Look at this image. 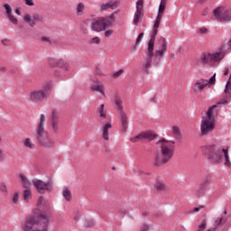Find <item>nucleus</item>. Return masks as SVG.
I'll return each mask as SVG.
<instances>
[{
	"instance_id": "31",
	"label": "nucleus",
	"mask_w": 231,
	"mask_h": 231,
	"mask_svg": "<svg viewBox=\"0 0 231 231\" xmlns=\"http://www.w3.org/2000/svg\"><path fill=\"white\" fill-rule=\"evenodd\" d=\"M62 196L66 201H71V190L69 189L65 188L62 191Z\"/></svg>"
},
{
	"instance_id": "23",
	"label": "nucleus",
	"mask_w": 231,
	"mask_h": 231,
	"mask_svg": "<svg viewBox=\"0 0 231 231\" xmlns=\"http://www.w3.org/2000/svg\"><path fill=\"white\" fill-rule=\"evenodd\" d=\"M141 17H143V11L140 10V8L137 7V9L135 10V13L134 14V26L138 25V23H140Z\"/></svg>"
},
{
	"instance_id": "38",
	"label": "nucleus",
	"mask_w": 231,
	"mask_h": 231,
	"mask_svg": "<svg viewBox=\"0 0 231 231\" xmlns=\"http://www.w3.org/2000/svg\"><path fill=\"white\" fill-rule=\"evenodd\" d=\"M84 12V3H79L77 6V14L78 15H80Z\"/></svg>"
},
{
	"instance_id": "2",
	"label": "nucleus",
	"mask_w": 231,
	"mask_h": 231,
	"mask_svg": "<svg viewBox=\"0 0 231 231\" xmlns=\"http://www.w3.org/2000/svg\"><path fill=\"white\" fill-rule=\"evenodd\" d=\"M42 204H37L36 208L32 210V216L26 218L25 223L22 225L23 231H48L50 225V215L41 211Z\"/></svg>"
},
{
	"instance_id": "22",
	"label": "nucleus",
	"mask_w": 231,
	"mask_h": 231,
	"mask_svg": "<svg viewBox=\"0 0 231 231\" xmlns=\"http://www.w3.org/2000/svg\"><path fill=\"white\" fill-rule=\"evenodd\" d=\"M120 115V122L122 124V131L123 133H125V131H127V114H125V112H122Z\"/></svg>"
},
{
	"instance_id": "16",
	"label": "nucleus",
	"mask_w": 231,
	"mask_h": 231,
	"mask_svg": "<svg viewBox=\"0 0 231 231\" xmlns=\"http://www.w3.org/2000/svg\"><path fill=\"white\" fill-rule=\"evenodd\" d=\"M207 86H208V80L200 79L196 81L191 90L196 94L201 93V91H203Z\"/></svg>"
},
{
	"instance_id": "7",
	"label": "nucleus",
	"mask_w": 231,
	"mask_h": 231,
	"mask_svg": "<svg viewBox=\"0 0 231 231\" xmlns=\"http://www.w3.org/2000/svg\"><path fill=\"white\" fill-rule=\"evenodd\" d=\"M204 153L211 163H223V149L217 145H208L204 149Z\"/></svg>"
},
{
	"instance_id": "58",
	"label": "nucleus",
	"mask_w": 231,
	"mask_h": 231,
	"mask_svg": "<svg viewBox=\"0 0 231 231\" xmlns=\"http://www.w3.org/2000/svg\"><path fill=\"white\" fill-rule=\"evenodd\" d=\"M150 100L151 102H155V97H152Z\"/></svg>"
},
{
	"instance_id": "44",
	"label": "nucleus",
	"mask_w": 231,
	"mask_h": 231,
	"mask_svg": "<svg viewBox=\"0 0 231 231\" xmlns=\"http://www.w3.org/2000/svg\"><path fill=\"white\" fill-rule=\"evenodd\" d=\"M122 73H124V69H121L117 70L116 72H115L113 74V77H115V79H118V77H120V75H122Z\"/></svg>"
},
{
	"instance_id": "29",
	"label": "nucleus",
	"mask_w": 231,
	"mask_h": 231,
	"mask_svg": "<svg viewBox=\"0 0 231 231\" xmlns=\"http://www.w3.org/2000/svg\"><path fill=\"white\" fill-rule=\"evenodd\" d=\"M222 152L225 158L224 165H226V167H231L230 155H228V151L226 149H223Z\"/></svg>"
},
{
	"instance_id": "50",
	"label": "nucleus",
	"mask_w": 231,
	"mask_h": 231,
	"mask_svg": "<svg viewBox=\"0 0 231 231\" xmlns=\"http://www.w3.org/2000/svg\"><path fill=\"white\" fill-rule=\"evenodd\" d=\"M112 35H113L112 30L106 31L105 37H111Z\"/></svg>"
},
{
	"instance_id": "46",
	"label": "nucleus",
	"mask_w": 231,
	"mask_h": 231,
	"mask_svg": "<svg viewBox=\"0 0 231 231\" xmlns=\"http://www.w3.org/2000/svg\"><path fill=\"white\" fill-rule=\"evenodd\" d=\"M5 152H3V149L0 148V162H5Z\"/></svg>"
},
{
	"instance_id": "5",
	"label": "nucleus",
	"mask_w": 231,
	"mask_h": 231,
	"mask_svg": "<svg viewBox=\"0 0 231 231\" xmlns=\"http://www.w3.org/2000/svg\"><path fill=\"white\" fill-rule=\"evenodd\" d=\"M51 93V83H46L42 88L34 89L29 93L28 100L32 104H39L44 102Z\"/></svg>"
},
{
	"instance_id": "59",
	"label": "nucleus",
	"mask_w": 231,
	"mask_h": 231,
	"mask_svg": "<svg viewBox=\"0 0 231 231\" xmlns=\"http://www.w3.org/2000/svg\"><path fill=\"white\" fill-rule=\"evenodd\" d=\"M143 216H147V212L143 213Z\"/></svg>"
},
{
	"instance_id": "27",
	"label": "nucleus",
	"mask_w": 231,
	"mask_h": 231,
	"mask_svg": "<svg viewBox=\"0 0 231 231\" xmlns=\"http://www.w3.org/2000/svg\"><path fill=\"white\" fill-rule=\"evenodd\" d=\"M165 6H167V0H161L157 16L163 17V14H165Z\"/></svg>"
},
{
	"instance_id": "42",
	"label": "nucleus",
	"mask_w": 231,
	"mask_h": 231,
	"mask_svg": "<svg viewBox=\"0 0 231 231\" xmlns=\"http://www.w3.org/2000/svg\"><path fill=\"white\" fill-rule=\"evenodd\" d=\"M141 10V11H143V0H138L136 2V10Z\"/></svg>"
},
{
	"instance_id": "37",
	"label": "nucleus",
	"mask_w": 231,
	"mask_h": 231,
	"mask_svg": "<svg viewBox=\"0 0 231 231\" xmlns=\"http://www.w3.org/2000/svg\"><path fill=\"white\" fill-rule=\"evenodd\" d=\"M104 104H101L99 107L97 108V112L99 113V116L101 118H106V113H104Z\"/></svg>"
},
{
	"instance_id": "34",
	"label": "nucleus",
	"mask_w": 231,
	"mask_h": 231,
	"mask_svg": "<svg viewBox=\"0 0 231 231\" xmlns=\"http://www.w3.org/2000/svg\"><path fill=\"white\" fill-rule=\"evenodd\" d=\"M30 199H32V190H23V201H30Z\"/></svg>"
},
{
	"instance_id": "24",
	"label": "nucleus",
	"mask_w": 231,
	"mask_h": 231,
	"mask_svg": "<svg viewBox=\"0 0 231 231\" xmlns=\"http://www.w3.org/2000/svg\"><path fill=\"white\" fill-rule=\"evenodd\" d=\"M115 104H116V107L117 111H119V115L122 113H125L123 101H122V98L119 97V96H116Z\"/></svg>"
},
{
	"instance_id": "56",
	"label": "nucleus",
	"mask_w": 231,
	"mask_h": 231,
	"mask_svg": "<svg viewBox=\"0 0 231 231\" xmlns=\"http://www.w3.org/2000/svg\"><path fill=\"white\" fill-rule=\"evenodd\" d=\"M42 201H44V197H40L38 199V203H42Z\"/></svg>"
},
{
	"instance_id": "12",
	"label": "nucleus",
	"mask_w": 231,
	"mask_h": 231,
	"mask_svg": "<svg viewBox=\"0 0 231 231\" xmlns=\"http://www.w3.org/2000/svg\"><path fill=\"white\" fill-rule=\"evenodd\" d=\"M224 46L221 45L218 48L217 51H215L213 53H210L211 56V64H220L221 60L225 59V56L226 55V52L223 51Z\"/></svg>"
},
{
	"instance_id": "26",
	"label": "nucleus",
	"mask_w": 231,
	"mask_h": 231,
	"mask_svg": "<svg viewBox=\"0 0 231 231\" xmlns=\"http://www.w3.org/2000/svg\"><path fill=\"white\" fill-rule=\"evenodd\" d=\"M116 8V2H107L101 5V10H115Z\"/></svg>"
},
{
	"instance_id": "20",
	"label": "nucleus",
	"mask_w": 231,
	"mask_h": 231,
	"mask_svg": "<svg viewBox=\"0 0 231 231\" xmlns=\"http://www.w3.org/2000/svg\"><path fill=\"white\" fill-rule=\"evenodd\" d=\"M211 180H212V176H210V174L207 173L202 177L199 185H200V187H204L207 189L208 187L210 186Z\"/></svg>"
},
{
	"instance_id": "11",
	"label": "nucleus",
	"mask_w": 231,
	"mask_h": 231,
	"mask_svg": "<svg viewBox=\"0 0 231 231\" xmlns=\"http://www.w3.org/2000/svg\"><path fill=\"white\" fill-rule=\"evenodd\" d=\"M44 16L39 14H34L32 16L30 14H27L23 17L24 23H27L31 28H33L37 23H41L43 21Z\"/></svg>"
},
{
	"instance_id": "6",
	"label": "nucleus",
	"mask_w": 231,
	"mask_h": 231,
	"mask_svg": "<svg viewBox=\"0 0 231 231\" xmlns=\"http://www.w3.org/2000/svg\"><path fill=\"white\" fill-rule=\"evenodd\" d=\"M216 107H217V106H209L207 111V117L201 121V124H200L201 136H207L210 134L212 131H214L216 125H214V115L212 114V111H214Z\"/></svg>"
},
{
	"instance_id": "1",
	"label": "nucleus",
	"mask_w": 231,
	"mask_h": 231,
	"mask_svg": "<svg viewBox=\"0 0 231 231\" xmlns=\"http://www.w3.org/2000/svg\"><path fill=\"white\" fill-rule=\"evenodd\" d=\"M162 16H156L152 32L150 33V40L148 42V47L145 51L146 59L143 65V71L149 73V69L153 66H160L163 55L167 52V40L163 36L160 37L159 42L161 44L160 49L154 52V42H156V35H158V29L162 23Z\"/></svg>"
},
{
	"instance_id": "35",
	"label": "nucleus",
	"mask_w": 231,
	"mask_h": 231,
	"mask_svg": "<svg viewBox=\"0 0 231 231\" xmlns=\"http://www.w3.org/2000/svg\"><path fill=\"white\" fill-rule=\"evenodd\" d=\"M20 178L22 182L23 183V187H30V180L26 179V176H24V174H20Z\"/></svg>"
},
{
	"instance_id": "49",
	"label": "nucleus",
	"mask_w": 231,
	"mask_h": 231,
	"mask_svg": "<svg viewBox=\"0 0 231 231\" xmlns=\"http://www.w3.org/2000/svg\"><path fill=\"white\" fill-rule=\"evenodd\" d=\"M141 230L149 231V226L147 224H143V226H141Z\"/></svg>"
},
{
	"instance_id": "19",
	"label": "nucleus",
	"mask_w": 231,
	"mask_h": 231,
	"mask_svg": "<svg viewBox=\"0 0 231 231\" xmlns=\"http://www.w3.org/2000/svg\"><path fill=\"white\" fill-rule=\"evenodd\" d=\"M111 127H113V125H111V122L106 123L103 126L101 130V134L105 140H109V129H111Z\"/></svg>"
},
{
	"instance_id": "52",
	"label": "nucleus",
	"mask_w": 231,
	"mask_h": 231,
	"mask_svg": "<svg viewBox=\"0 0 231 231\" xmlns=\"http://www.w3.org/2000/svg\"><path fill=\"white\" fill-rule=\"evenodd\" d=\"M228 73H230V69H228V67H226L223 70V75L226 76L228 75Z\"/></svg>"
},
{
	"instance_id": "36",
	"label": "nucleus",
	"mask_w": 231,
	"mask_h": 231,
	"mask_svg": "<svg viewBox=\"0 0 231 231\" xmlns=\"http://www.w3.org/2000/svg\"><path fill=\"white\" fill-rule=\"evenodd\" d=\"M143 35H144L143 32H141L138 35L136 42H135V46H134L135 50H138V46H140V42H142V40L143 39Z\"/></svg>"
},
{
	"instance_id": "8",
	"label": "nucleus",
	"mask_w": 231,
	"mask_h": 231,
	"mask_svg": "<svg viewBox=\"0 0 231 231\" xmlns=\"http://www.w3.org/2000/svg\"><path fill=\"white\" fill-rule=\"evenodd\" d=\"M112 19V16L98 17L93 19L91 23L92 32H106V30H108V28H111V26H113V22L111 21Z\"/></svg>"
},
{
	"instance_id": "21",
	"label": "nucleus",
	"mask_w": 231,
	"mask_h": 231,
	"mask_svg": "<svg viewBox=\"0 0 231 231\" xmlns=\"http://www.w3.org/2000/svg\"><path fill=\"white\" fill-rule=\"evenodd\" d=\"M154 190L156 192H165V191L169 190V186L165 185L162 181H156L154 184Z\"/></svg>"
},
{
	"instance_id": "33",
	"label": "nucleus",
	"mask_w": 231,
	"mask_h": 231,
	"mask_svg": "<svg viewBox=\"0 0 231 231\" xmlns=\"http://www.w3.org/2000/svg\"><path fill=\"white\" fill-rule=\"evenodd\" d=\"M23 145L25 147H27V149H35V144H33L32 143V139L31 138H27L25 139L24 143H23Z\"/></svg>"
},
{
	"instance_id": "30",
	"label": "nucleus",
	"mask_w": 231,
	"mask_h": 231,
	"mask_svg": "<svg viewBox=\"0 0 231 231\" xmlns=\"http://www.w3.org/2000/svg\"><path fill=\"white\" fill-rule=\"evenodd\" d=\"M205 192H207V188H204L203 186L199 185L196 189V196L197 198H203L205 196Z\"/></svg>"
},
{
	"instance_id": "4",
	"label": "nucleus",
	"mask_w": 231,
	"mask_h": 231,
	"mask_svg": "<svg viewBox=\"0 0 231 231\" xmlns=\"http://www.w3.org/2000/svg\"><path fill=\"white\" fill-rule=\"evenodd\" d=\"M44 124H46V116L42 114L40 116V120L38 122L34 136L39 145L45 147L46 149H53V147H55V140L50 138L48 134H44Z\"/></svg>"
},
{
	"instance_id": "10",
	"label": "nucleus",
	"mask_w": 231,
	"mask_h": 231,
	"mask_svg": "<svg viewBox=\"0 0 231 231\" xmlns=\"http://www.w3.org/2000/svg\"><path fill=\"white\" fill-rule=\"evenodd\" d=\"M214 15L221 23H230L231 8L217 7L214 10Z\"/></svg>"
},
{
	"instance_id": "51",
	"label": "nucleus",
	"mask_w": 231,
	"mask_h": 231,
	"mask_svg": "<svg viewBox=\"0 0 231 231\" xmlns=\"http://www.w3.org/2000/svg\"><path fill=\"white\" fill-rule=\"evenodd\" d=\"M42 41H43V42H50V44H51V40L46 36H43Z\"/></svg>"
},
{
	"instance_id": "3",
	"label": "nucleus",
	"mask_w": 231,
	"mask_h": 231,
	"mask_svg": "<svg viewBox=\"0 0 231 231\" xmlns=\"http://www.w3.org/2000/svg\"><path fill=\"white\" fill-rule=\"evenodd\" d=\"M158 143H161V146L156 151L153 165H155V167H163V165L172 160L176 149V142L161 139L157 142V144Z\"/></svg>"
},
{
	"instance_id": "48",
	"label": "nucleus",
	"mask_w": 231,
	"mask_h": 231,
	"mask_svg": "<svg viewBox=\"0 0 231 231\" xmlns=\"http://www.w3.org/2000/svg\"><path fill=\"white\" fill-rule=\"evenodd\" d=\"M216 82V74H214L208 80V84H214Z\"/></svg>"
},
{
	"instance_id": "28",
	"label": "nucleus",
	"mask_w": 231,
	"mask_h": 231,
	"mask_svg": "<svg viewBox=\"0 0 231 231\" xmlns=\"http://www.w3.org/2000/svg\"><path fill=\"white\" fill-rule=\"evenodd\" d=\"M225 90L226 91V88H225ZM224 90V93H225V95H226V97H223L222 99H220L217 103V105H213V106H217H217H221V104L222 105H226V104H228V100H231V97H230V94L229 93H227L226 94V92Z\"/></svg>"
},
{
	"instance_id": "57",
	"label": "nucleus",
	"mask_w": 231,
	"mask_h": 231,
	"mask_svg": "<svg viewBox=\"0 0 231 231\" xmlns=\"http://www.w3.org/2000/svg\"><path fill=\"white\" fill-rule=\"evenodd\" d=\"M206 2H207V0H199L198 4L199 5H203V3H206Z\"/></svg>"
},
{
	"instance_id": "18",
	"label": "nucleus",
	"mask_w": 231,
	"mask_h": 231,
	"mask_svg": "<svg viewBox=\"0 0 231 231\" xmlns=\"http://www.w3.org/2000/svg\"><path fill=\"white\" fill-rule=\"evenodd\" d=\"M202 66H207L208 64H212V59L210 56V52H204L200 55L199 60Z\"/></svg>"
},
{
	"instance_id": "40",
	"label": "nucleus",
	"mask_w": 231,
	"mask_h": 231,
	"mask_svg": "<svg viewBox=\"0 0 231 231\" xmlns=\"http://www.w3.org/2000/svg\"><path fill=\"white\" fill-rule=\"evenodd\" d=\"M197 33H199V35H205L208 33V29L202 27L197 31Z\"/></svg>"
},
{
	"instance_id": "47",
	"label": "nucleus",
	"mask_w": 231,
	"mask_h": 231,
	"mask_svg": "<svg viewBox=\"0 0 231 231\" xmlns=\"http://www.w3.org/2000/svg\"><path fill=\"white\" fill-rule=\"evenodd\" d=\"M14 203H17L19 201V193H14L13 196Z\"/></svg>"
},
{
	"instance_id": "32",
	"label": "nucleus",
	"mask_w": 231,
	"mask_h": 231,
	"mask_svg": "<svg viewBox=\"0 0 231 231\" xmlns=\"http://www.w3.org/2000/svg\"><path fill=\"white\" fill-rule=\"evenodd\" d=\"M172 134L175 136V138L180 139L181 138V130H180V127L178 126H172Z\"/></svg>"
},
{
	"instance_id": "17",
	"label": "nucleus",
	"mask_w": 231,
	"mask_h": 231,
	"mask_svg": "<svg viewBox=\"0 0 231 231\" xmlns=\"http://www.w3.org/2000/svg\"><path fill=\"white\" fill-rule=\"evenodd\" d=\"M4 8H5L6 12V17L11 21L13 24L18 25L19 24V20L12 14V6H10L8 4L4 5Z\"/></svg>"
},
{
	"instance_id": "55",
	"label": "nucleus",
	"mask_w": 231,
	"mask_h": 231,
	"mask_svg": "<svg viewBox=\"0 0 231 231\" xmlns=\"http://www.w3.org/2000/svg\"><path fill=\"white\" fill-rule=\"evenodd\" d=\"M15 14H16L17 15H21V9L16 8V9H15Z\"/></svg>"
},
{
	"instance_id": "45",
	"label": "nucleus",
	"mask_w": 231,
	"mask_h": 231,
	"mask_svg": "<svg viewBox=\"0 0 231 231\" xmlns=\"http://www.w3.org/2000/svg\"><path fill=\"white\" fill-rule=\"evenodd\" d=\"M24 3L27 6H35V3H33V0H24Z\"/></svg>"
},
{
	"instance_id": "25",
	"label": "nucleus",
	"mask_w": 231,
	"mask_h": 231,
	"mask_svg": "<svg viewBox=\"0 0 231 231\" xmlns=\"http://www.w3.org/2000/svg\"><path fill=\"white\" fill-rule=\"evenodd\" d=\"M93 91H97L101 93L102 96L106 97V92L104 91V85H100V81H97V85L91 87Z\"/></svg>"
},
{
	"instance_id": "15",
	"label": "nucleus",
	"mask_w": 231,
	"mask_h": 231,
	"mask_svg": "<svg viewBox=\"0 0 231 231\" xmlns=\"http://www.w3.org/2000/svg\"><path fill=\"white\" fill-rule=\"evenodd\" d=\"M156 138V135L152 132H146L136 135L135 137L130 138V142L136 143V142H140V140H150L152 141Z\"/></svg>"
},
{
	"instance_id": "53",
	"label": "nucleus",
	"mask_w": 231,
	"mask_h": 231,
	"mask_svg": "<svg viewBox=\"0 0 231 231\" xmlns=\"http://www.w3.org/2000/svg\"><path fill=\"white\" fill-rule=\"evenodd\" d=\"M8 42H10V40L8 39L2 40V44H4V46H8Z\"/></svg>"
},
{
	"instance_id": "9",
	"label": "nucleus",
	"mask_w": 231,
	"mask_h": 231,
	"mask_svg": "<svg viewBox=\"0 0 231 231\" xmlns=\"http://www.w3.org/2000/svg\"><path fill=\"white\" fill-rule=\"evenodd\" d=\"M32 185L39 194H46V192H53V180H49L44 182L41 180H32Z\"/></svg>"
},
{
	"instance_id": "41",
	"label": "nucleus",
	"mask_w": 231,
	"mask_h": 231,
	"mask_svg": "<svg viewBox=\"0 0 231 231\" xmlns=\"http://www.w3.org/2000/svg\"><path fill=\"white\" fill-rule=\"evenodd\" d=\"M85 226H87L88 228H92V226H95V220H87L85 223Z\"/></svg>"
},
{
	"instance_id": "54",
	"label": "nucleus",
	"mask_w": 231,
	"mask_h": 231,
	"mask_svg": "<svg viewBox=\"0 0 231 231\" xmlns=\"http://www.w3.org/2000/svg\"><path fill=\"white\" fill-rule=\"evenodd\" d=\"M0 190H2V192H6V185L2 184L0 187Z\"/></svg>"
},
{
	"instance_id": "43",
	"label": "nucleus",
	"mask_w": 231,
	"mask_h": 231,
	"mask_svg": "<svg viewBox=\"0 0 231 231\" xmlns=\"http://www.w3.org/2000/svg\"><path fill=\"white\" fill-rule=\"evenodd\" d=\"M90 44H100V39L98 38V36L92 38L90 41Z\"/></svg>"
},
{
	"instance_id": "13",
	"label": "nucleus",
	"mask_w": 231,
	"mask_h": 231,
	"mask_svg": "<svg viewBox=\"0 0 231 231\" xmlns=\"http://www.w3.org/2000/svg\"><path fill=\"white\" fill-rule=\"evenodd\" d=\"M49 66L51 68H61L65 69V71H68L69 69V65L63 61V60H57L55 58H50L49 59Z\"/></svg>"
},
{
	"instance_id": "14",
	"label": "nucleus",
	"mask_w": 231,
	"mask_h": 231,
	"mask_svg": "<svg viewBox=\"0 0 231 231\" xmlns=\"http://www.w3.org/2000/svg\"><path fill=\"white\" fill-rule=\"evenodd\" d=\"M51 125L53 133L59 132V110L53 108L51 115Z\"/></svg>"
},
{
	"instance_id": "39",
	"label": "nucleus",
	"mask_w": 231,
	"mask_h": 231,
	"mask_svg": "<svg viewBox=\"0 0 231 231\" xmlns=\"http://www.w3.org/2000/svg\"><path fill=\"white\" fill-rule=\"evenodd\" d=\"M205 208V206L199 205V207H195L193 209H191L189 212L190 214H194L196 212H199V210H203Z\"/></svg>"
}]
</instances>
